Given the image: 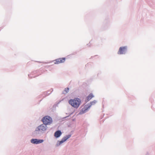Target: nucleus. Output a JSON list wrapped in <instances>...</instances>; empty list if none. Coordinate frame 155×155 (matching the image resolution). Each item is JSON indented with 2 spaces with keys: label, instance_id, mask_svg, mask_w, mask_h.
Instances as JSON below:
<instances>
[{
  "label": "nucleus",
  "instance_id": "obj_1",
  "mask_svg": "<svg viewBox=\"0 0 155 155\" xmlns=\"http://www.w3.org/2000/svg\"><path fill=\"white\" fill-rule=\"evenodd\" d=\"M69 103L73 107L77 108L79 107L80 104L81 100L79 98H75L74 99L69 100Z\"/></svg>",
  "mask_w": 155,
  "mask_h": 155
},
{
  "label": "nucleus",
  "instance_id": "obj_2",
  "mask_svg": "<svg viewBox=\"0 0 155 155\" xmlns=\"http://www.w3.org/2000/svg\"><path fill=\"white\" fill-rule=\"evenodd\" d=\"M42 121L45 125H50L52 122V119L49 116H46L43 117Z\"/></svg>",
  "mask_w": 155,
  "mask_h": 155
},
{
  "label": "nucleus",
  "instance_id": "obj_3",
  "mask_svg": "<svg viewBox=\"0 0 155 155\" xmlns=\"http://www.w3.org/2000/svg\"><path fill=\"white\" fill-rule=\"evenodd\" d=\"M47 125L44 124H42L38 127L36 128L35 131H36L43 133L47 130Z\"/></svg>",
  "mask_w": 155,
  "mask_h": 155
},
{
  "label": "nucleus",
  "instance_id": "obj_4",
  "mask_svg": "<svg viewBox=\"0 0 155 155\" xmlns=\"http://www.w3.org/2000/svg\"><path fill=\"white\" fill-rule=\"evenodd\" d=\"M126 51L127 48L126 47H120L117 53L119 54H124L126 52Z\"/></svg>",
  "mask_w": 155,
  "mask_h": 155
},
{
  "label": "nucleus",
  "instance_id": "obj_5",
  "mask_svg": "<svg viewBox=\"0 0 155 155\" xmlns=\"http://www.w3.org/2000/svg\"><path fill=\"white\" fill-rule=\"evenodd\" d=\"M43 140H38L37 139H32L31 140V142L34 144H37L41 143L43 142Z\"/></svg>",
  "mask_w": 155,
  "mask_h": 155
},
{
  "label": "nucleus",
  "instance_id": "obj_6",
  "mask_svg": "<svg viewBox=\"0 0 155 155\" xmlns=\"http://www.w3.org/2000/svg\"><path fill=\"white\" fill-rule=\"evenodd\" d=\"M65 61V58H60L55 60L54 61V63L55 64H59L64 62Z\"/></svg>",
  "mask_w": 155,
  "mask_h": 155
},
{
  "label": "nucleus",
  "instance_id": "obj_7",
  "mask_svg": "<svg viewBox=\"0 0 155 155\" xmlns=\"http://www.w3.org/2000/svg\"><path fill=\"white\" fill-rule=\"evenodd\" d=\"M71 135H68L64 137L62 139V140L60 141L59 144H60L65 141L71 137Z\"/></svg>",
  "mask_w": 155,
  "mask_h": 155
},
{
  "label": "nucleus",
  "instance_id": "obj_8",
  "mask_svg": "<svg viewBox=\"0 0 155 155\" xmlns=\"http://www.w3.org/2000/svg\"><path fill=\"white\" fill-rule=\"evenodd\" d=\"M62 134L61 131L58 130L56 131L54 134V136L56 138L59 137Z\"/></svg>",
  "mask_w": 155,
  "mask_h": 155
},
{
  "label": "nucleus",
  "instance_id": "obj_9",
  "mask_svg": "<svg viewBox=\"0 0 155 155\" xmlns=\"http://www.w3.org/2000/svg\"><path fill=\"white\" fill-rule=\"evenodd\" d=\"M94 96L93 94H91L87 97V99L88 101H89Z\"/></svg>",
  "mask_w": 155,
  "mask_h": 155
},
{
  "label": "nucleus",
  "instance_id": "obj_10",
  "mask_svg": "<svg viewBox=\"0 0 155 155\" xmlns=\"http://www.w3.org/2000/svg\"><path fill=\"white\" fill-rule=\"evenodd\" d=\"M69 89L68 88H66L64 89V90L63 92V94H66L69 91Z\"/></svg>",
  "mask_w": 155,
  "mask_h": 155
},
{
  "label": "nucleus",
  "instance_id": "obj_11",
  "mask_svg": "<svg viewBox=\"0 0 155 155\" xmlns=\"http://www.w3.org/2000/svg\"><path fill=\"white\" fill-rule=\"evenodd\" d=\"M97 102V101L94 100L91 102V105H93L94 104Z\"/></svg>",
  "mask_w": 155,
  "mask_h": 155
},
{
  "label": "nucleus",
  "instance_id": "obj_12",
  "mask_svg": "<svg viewBox=\"0 0 155 155\" xmlns=\"http://www.w3.org/2000/svg\"><path fill=\"white\" fill-rule=\"evenodd\" d=\"M84 113V112H83V110H82V111H81V112H80V113H79V114H83V113Z\"/></svg>",
  "mask_w": 155,
  "mask_h": 155
}]
</instances>
